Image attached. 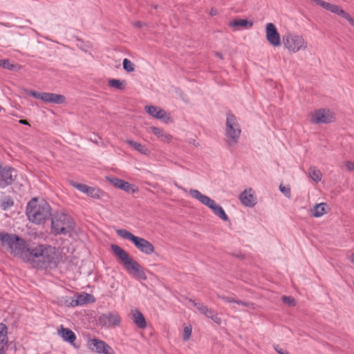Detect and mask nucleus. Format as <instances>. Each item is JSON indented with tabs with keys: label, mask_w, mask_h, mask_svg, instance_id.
Listing matches in <instances>:
<instances>
[{
	"label": "nucleus",
	"mask_w": 354,
	"mask_h": 354,
	"mask_svg": "<svg viewBox=\"0 0 354 354\" xmlns=\"http://www.w3.org/2000/svg\"><path fill=\"white\" fill-rule=\"evenodd\" d=\"M24 261L30 263L39 269L55 268L62 261V257L55 247L41 244L33 248L30 253L24 255Z\"/></svg>",
	"instance_id": "f257e3e1"
},
{
	"label": "nucleus",
	"mask_w": 354,
	"mask_h": 354,
	"mask_svg": "<svg viewBox=\"0 0 354 354\" xmlns=\"http://www.w3.org/2000/svg\"><path fill=\"white\" fill-rule=\"evenodd\" d=\"M26 214L31 223L40 225L51 217L52 209L46 201L33 198L27 204Z\"/></svg>",
	"instance_id": "f03ea898"
},
{
	"label": "nucleus",
	"mask_w": 354,
	"mask_h": 354,
	"mask_svg": "<svg viewBox=\"0 0 354 354\" xmlns=\"http://www.w3.org/2000/svg\"><path fill=\"white\" fill-rule=\"evenodd\" d=\"M51 231L55 235H67L71 238L77 235L73 218L62 212L52 214Z\"/></svg>",
	"instance_id": "7ed1b4c3"
},
{
	"label": "nucleus",
	"mask_w": 354,
	"mask_h": 354,
	"mask_svg": "<svg viewBox=\"0 0 354 354\" xmlns=\"http://www.w3.org/2000/svg\"><path fill=\"white\" fill-rule=\"evenodd\" d=\"M111 249L122 261L127 272L133 274L136 278L147 280V277L143 268L124 249L117 245H112Z\"/></svg>",
	"instance_id": "20e7f679"
},
{
	"label": "nucleus",
	"mask_w": 354,
	"mask_h": 354,
	"mask_svg": "<svg viewBox=\"0 0 354 354\" xmlns=\"http://www.w3.org/2000/svg\"><path fill=\"white\" fill-rule=\"evenodd\" d=\"M285 49L290 53H297L301 51H306L308 48L307 40L303 35L292 32H286L282 38Z\"/></svg>",
	"instance_id": "39448f33"
},
{
	"label": "nucleus",
	"mask_w": 354,
	"mask_h": 354,
	"mask_svg": "<svg viewBox=\"0 0 354 354\" xmlns=\"http://www.w3.org/2000/svg\"><path fill=\"white\" fill-rule=\"evenodd\" d=\"M1 244L7 245L10 252L15 256H19L24 261V254L30 253L32 249L28 247L26 242L19 237L8 234H1Z\"/></svg>",
	"instance_id": "423d86ee"
},
{
	"label": "nucleus",
	"mask_w": 354,
	"mask_h": 354,
	"mask_svg": "<svg viewBox=\"0 0 354 354\" xmlns=\"http://www.w3.org/2000/svg\"><path fill=\"white\" fill-rule=\"evenodd\" d=\"M116 233L120 237L131 241L135 247L143 254L150 255L155 251V248L151 243L144 238L133 235L127 230L119 229L116 230Z\"/></svg>",
	"instance_id": "0eeeda50"
},
{
	"label": "nucleus",
	"mask_w": 354,
	"mask_h": 354,
	"mask_svg": "<svg viewBox=\"0 0 354 354\" xmlns=\"http://www.w3.org/2000/svg\"><path fill=\"white\" fill-rule=\"evenodd\" d=\"M189 194L194 198L198 200L203 205L209 207L215 215L224 221L229 220L227 215L223 208L216 203V202L209 196L203 194L200 191L194 189H190L188 191Z\"/></svg>",
	"instance_id": "6e6552de"
},
{
	"label": "nucleus",
	"mask_w": 354,
	"mask_h": 354,
	"mask_svg": "<svg viewBox=\"0 0 354 354\" xmlns=\"http://www.w3.org/2000/svg\"><path fill=\"white\" fill-rule=\"evenodd\" d=\"M225 132L227 144L230 146L236 145L239 141L241 129L236 116L231 113L227 114Z\"/></svg>",
	"instance_id": "1a4fd4ad"
},
{
	"label": "nucleus",
	"mask_w": 354,
	"mask_h": 354,
	"mask_svg": "<svg viewBox=\"0 0 354 354\" xmlns=\"http://www.w3.org/2000/svg\"><path fill=\"white\" fill-rule=\"evenodd\" d=\"M309 121L313 124H328L335 120L334 113L329 109H317L309 113Z\"/></svg>",
	"instance_id": "9d476101"
},
{
	"label": "nucleus",
	"mask_w": 354,
	"mask_h": 354,
	"mask_svg": "<svg viewBox=\"0 0 354 354\" xmlns=\"http://www.w3.org/2000/svg\"><path fill=\"white\" fill-rule=\"evenodd\" d=\"M24 93L34 98L41 100L46 103L61 104L65 102L66 98L63 95L53 93L37 92L28 89H24Z\"/></svg>",
	"instance_id": "9b49d317"
},
{
	"label": "nucleus",
	"mask_w": 354,
	"mask_h": 354,
	"mask_svg": "<svg viewBox=\"0 0 354 354\" xmlns=\"http://www.w3.org/2000/svg\"><path fill=\"white\" fill-rule=\"evenodd\" d=\"M87 346L91 351L99 354H115V351L111 346L99 339H89L87 342Z\"/></svg>",
	"instance_id": "f8f14e48"
},
{
	"label": "nucleus",
	"mask_w": 354,
	"mask_h": 354,
	"mask_svg": "<svg viewBox=\"0 0 354 354\" xmlns=\"http://www.w3.org/2000/svg\"><path fill=\"white\" fill-rule=\"evenodd\" d=\"M266 38L268 42L273 47H279L281 44L280 35L273 23H268L265 28Z\"/></svg>",
	"instance_id": "ddd939ff"
},
{
	"label": "nucleus",
	"mask_w": 354,
	"mask_h": 354,
	"mask_svg": "<svg viewBox=\"0 0 354 354\" xmlns=\"http://www.w3.org/2000/svg\"><path fill=\"white\" fill-rule=\"evenodd\" d=\"M71 185L78 189L80 192L87 194L95 199H100L103 195V192L99 188L89 187L85 184L77 183L73 181L71 182Z\"/></svg>",
	"instance_id": "4468645a"
},
{
	"label": "nucleus",
	"mask_w": 354,
	"mask_h": 354,
	"mask_svg": "<svg viewBox=\"0 0 354 354\" xmlns=\"http://www.w3.org/2000/svg\"><path fill=\"white\" fill-rule=\"evenodd\" d=\"M190 302L200 311L201 313L211 319L216 324L218 325L221 324V318L214 310L208 308L206 305H204L202 303H197L192 300H190Z\"/></svg>",
	"instance_id": "2eb2a0df"
},
{
	"label": "nucleus",
	"mask_w": 354,
	"mask_h": 354,
	"mask_svg": "<svg viewBox=\"0 0 354 354\" xmlns=\"http://www.w3.org/2000/svg\"><path fill=\"white\" fill-rule=\"evenodd\" d=\"M145 109L147 113L153 118L162 120L165 122H169L171 120L169 115L160 107L153 105H146Z\"/></svg>",
	"instance_id": "dca6fc26"
},
{
	"label": "nucleus",
	"mask_w": 354,
	"mask_h": 354,
	"mask_svg": "<svg viewBox=\"0 0 354 354\" xmlns=\"http://www.w3.org/2000/svg\"><path fill=\"white\" fill-rule=\"evenodd\" d=\"M101 324L107 327H115L120 324L121 319L118 314L108 313L103 314L99 318Z\"/></svg>",
	"instance_id": "f3484780"
},
{
	"label": "nucleus",
	"mask_w": 354,
	"mask_h": 354,
	"mask_svg": "<svg viewBox=\"0 0 354 354\" xmlns=\"http://www.w3.org/2000/svg\"><path fill=\"white\" fill-rule=\"evenodd\" d=\"M17 176V171L10 167L1 169V187L11 185Z\"/></svg>",
	"instance_id": "a211bd4d"
},
{
	"label": "nucleus",
	"mask_w": 354,
	"mask_h": 354,
	"mask_svg": "<svg viewBox=\"0 0 354 354\" xmlns=\"http://www.w3.org/2000/svg\"><path fill=\"white\" fill-rule=\"evenodd\" d=\"M239 200L245 207H254L257 204L254 192L252 188L245 189L239 196Z\"/></svg>",
	"instance_id": "6ab92c4d"
},
{
	"label": "nucleus",
	"mask_w": 354,
	"mask_h": 354,
	"mask_svg": "<svg viewBox=\"0 0 354 354\" xmlns=\"http://www.w3.org/2000/svg\"><path fill=\"white\" fill-rule=\"evenodd\" d=\"M109 180L115 187L127 192H131L132 193H136L138 190L134 188L133 185L120 178H109Z\"/></svg>",
	"instance_id": "aec40b11"
},
{
	"label": "nucleus",
	"mask_w": 354,
	"mask_h": 354,
	"mask_svg": "<svg viewBox=\"0 0 354 354\" xmlns=\"http://www.w3.org/2000/svg\"><path fill=\"white\" fill-rule=\"evenodd\" d=\"M133 323L141 329L147 327V322L144 315L137 308L132 309L130 313Z\"/></svg>",
	"instance_id": "412c9836"
},
{
	"label": "nucleus",
	"mask_w": 354,
	"mask_h": 354,
	"mask_svg": "<svg viewBox=\"0 0 354 354\" xmlns=\"http://www.w3.org/2000/svg\"><path fill=\"white\" fill-rule=\"evenodd\" d=\"M58 334L64 339V341L68 342L71 344H74L76 336L71 330L61 326L60 329L58 330Z\"/></svg>",
	"instance_id": "4be33fe9"
},
{
	"label": "nucleus",
	"mask_w": 354,
	"mask_h": 354,
	"mask_svg": "<svg viewBox=\"0 0 354 354\" xmlns=\"http://www.w3.org/2000/svg\"><path fill=\"white\" fill-rule=\"evenodd\" d=\"M150 129L160 141L167 143H169L171 141L172 136L164 132L162 129L156 127H151Z\"/></svg>",
	"instance_id": "5701e85b"
},
{
	"label": "nucleus",
	"mask_w": 354,
	"mask_h": 354,
	"mask_svg": "<svg viewBox=\"0 0 354 354\" xmlns=\"http://www.w3.org/2000/svg\"><path fill=\"white\" fill-rule=\"evenodd\" d=\"M75 300V306H81L88 303H92L95 301L93 295L88 293H82L77 296Z\"/></svg>",
	"instance_id": "b1692460"
},
{
	"label": "nucleus",
	"mask_w": 354,
	"mask_h": 354,
	"mask_svg": "<svg viewBox=\"0 0 354 354\" xmlns=\"http://www.w3.org/2000/svg\"><path fill=\"white\" fill-rule=\"evenodd\" d=\"M311 1L315 3L317 5L321 6L322 8L329 10L332 13L337 14L339 11L340 7L335 4H332L330 3L324 1L323 0H310Z\"/></svg>",
	"instance_id": "393cba45"
},
{
	"label": "nucleus",
	"mask_w": 354,
	"mask_h": 354,
	"mask_svg": "<svg viewBox=\"0 0 354 354\" xmlns=\"http://www.w3.org/2000/svg\"><path fill=\"white\" fill-rule=\"evenodd\" d=\"M252 26L253 23L247 19H235L229 23V26L233 28L234 30H237L239 28H251Z\"/></svg>",
	"instance_id": "a878e982"
},
{
	"label": "nucleus",
	"mask_w": 354,
	"mask_h": 354,
	"mask_svg": "<svg viewBox=\"0 0 354 354\" xmlns=\"http://www.w3.org/2000/svg\"><path fill=\"white\" fill-rule=\"evenodd\" d=\"M126 142L131 146L132 148H133L137 151L140 152L142 154L148 156L149 154V151L147 148L146 146L142 145L140 142L131 140H126Z\"/></svg>",
	"instance_id": "bb28decb"
},
{
	"label": "nucleus",
	"mask_w": 354,
	"mask_h": 354,
	"mask_svg": "<svg viewBox=\"0 0 354 354\" xmlns=\"http://www.w3.org/2000/svg\"><path fill=\"white\" fill-rule=\"evenodd\" d=\"M57 303L61 306L75 307L74 299L67 295L58 297L57 298Z\"/></svg>",
	"instance_id": "cd10ccee"
},
{
	"label": "nucleus",
	"mask_w": 354,
	"mask_h": 354,
	"mask_svg": "<svg viewBox=\"0 0 354 354\" xmlns=\"http://www.w3.org/2000/svg\"><path fill=\"white\" fill-rule=\"evenodd\" d=\"M327 206L326 203H320L319 204L315 205L312 209V215L314 217L318 218L321 217L325 214L326 212L325 210V207Z\"/></svg>",
	"instance_id": "c85d7f7f"
},
{
	"label": "nucleus",
	"mask_w": 354,
	"mask_h": 354,
	"mask_svg": "<svg viewBox=\"0 0 354 354\" xmlns=\"http://www.w3.org/2000/svg\"><path fill=\"white\" fill-rule=\"evenodd\" d=\"M1 66L8 69L9 71L15 72L20 71L21 68V65L15 62L14 61H10L9 59L1 60Z\"/></svg>",
	"instance_id": "c756f323"
},
{
	"label": "nucleus",
	"mask_w": 354,
	"mask_h": 354,
	"mask_svg": "<svg viewBox=\"0 0 354 354\" xmlns=\"http://www.w3.org/2000/svg\"><path fill=\"white\" fill-rule=\"evenodd\" d=\"M108 85L120 91H124L126 88L127 82L125 80L111 79L108 81Z\"/></svg>",
	"instance_id": "7c9ffc66"
},
{
	"label": "nucleus",
	"mask_w": 354,
	"mask_h": 354,
	"mask_svg": "<svg viewBox=\"0 0 354 354\" xmlns=\"http://www.w3.org/2000/svg\"><path fill=\"white\" fill-rule=\"evenodd\" d=\"M309 176L315 182L319 183L322 180V174L321 171L315 167L309 168Z\"/></svg>",
	"instance_id": "2f4dec72"
},
{
	"label": "nucleus",
	"mask_w": 354,
	"mask_h": 354,
	"mask_svg": "<svg viewBox=\"0 0 354 354\" xmlns=\"http://www.w3.org/2000/svg\"><path fill=\"white\" fill-rule=\"evenodd\" d=\"M336 15L345 19L354 28V18L348 12L340 8Z\"/></svg>",
	"instance_id": "473e14b6"
},
{
	"label": "nucleus",
	"mask_w": 354,
	"mask_h": 354,
	"mask_svg": "<svg viewBox=\"0 0 354 354\" xmlns=\"http://www.w3.org/2000/svg\"><path fill=\"white\" fill-rule=\"evenodd\" d=\"M14 205V200L10 196H7L3 198L1 202V208L3 210H8Z\"/></svg>",
	"instance_id": "72a5a7b5"
},
{
	"label": "nucleus",
	"mask_w": 354,
	"mask_h": 354,
	"mask_svg": "<svg viewBox=\"0 0 354 354\" xmlns=\"http://www.w3.org/2000/svg\"><path fill=\"white\" fill-rule=\"evenodd\" d=\"M122 66L124 70L127 73H131L135 70V65L127 58L124 59Z\"/></svg>",
	"instance_id": "f704fd0d"
},
{
	"label": "nucleus",
	"mask_w": 354,
	"mask_h": 354,
	"mask_svg": "<svg viewBox=\"0 0 354 354\" xmlns=\"http://www.w3.org/2000/svg\"><path fill=\"white\" fill-rule=\"evenodd\" d=\"M192 333V328L191 326H185L183 328V337L185 341H188L190 339Z\"/></svg>",
	"instance_id": "c9c22d12"
},
{
	"label": "nucleus",
	"mask_w": 354,
	"mask_h": 354,
	"mask_svg": "<svg viewBox=\"0 0 354 354\" xmlns=\"http://www.w3.org/2000/svg\"><path fill=\"white\" fill-rule=\"evenodd\" d=\"M1 336H3V337L1 338V344H6L8 342V337H6V335L7 334V327L6 326V325L3 324L2 323H1Z\"/></svg>",
	"instance_id": "e433bc0d"
},
{
	"label": "nucleus",
	"mask_w": 354,
	"mask_h": 354,
	"mask_svg": "<svg viewBox=\"0 0 354 354\" xmlns=\"http://www.w3.org/2000/svg\"><path fill=\"white\" fill-rule=\"evenodd\" d=\"M282 301L285 303V304H287L288 306H295V299L291 297H287V296H283L282 297Z\"/></svg>",
	"instance_id": "4c0bfd02"
},
{
	"label": "nucleus",
	"mask_w": 354,
	"mask_h": 354,
	"mask_svg": "<svg viewBox=\"0 0 354 354\" xmlns=\"http://www.w3.org/2000/svg\"><path fill=\"white\" fill-rule=\"evenodd\" d=\"M279 189L286 196H287L288 198L290 197L291 192H290V187L281 185L279 186Z\"/></svg>",
	"instance_id": "58836bf2"
},
{
	"label": "nucleus",
	"mask_w": 354,
	"mask_h": 354,
	"mask_svg": "<svg viewBox=\"0 0 354 354\" xmlns=\"http://www.w3.org/2000/svg\"><path fill=\"white\" fill-rule=\"evenodd\" d=\"M344 165H345L346 168L347 169V170H348L350 171H354V162H351V161H346L344 162Z\"/></svg>",
	"instance_id": "ea45409f"
},
{
	"label": "nucleus",
	"mask_w": 354,
	"mask_h": 354,
	"mask_svg": "<svg viewBox=\"0 0 354 354\" xmlns=\"http://www.w3.org/2000/svg\"><path fill=\"white\" fill-rule=\"evenodd\" d=\"M235 303L237 304H239V305L247 306V307L253 306V304L249 303V302H245V301H243L241 300H235Z\"/></svg>",
	"instance_id": "a19ab883"
},
{
	"label": "nucleus",
	"mask_w": 354,
	"mask_h": 354,
	"mask_svg": "<svg viewBox=\"0 0 354 354\" xmlns=\"http://www.w3.org/2000/svg\"><path fill=\"white\" fill-rule=\"evenodd\" d=\"M143 25H144V24H143V23H142V22H141V21H135V22H133V27H135V28H142Z\"/></svg>",
	"instance_id": "79ce46f5"
},
{
	"label": "nucleus",
	"mask_w": 354,
	"mask_h": 354,
	"mask_svg": "<svg viewBox=\"0 0 354 354\" xmlns=\"http://www.w3.org/2000/svg\"><path fill=\"white\" fill-rule=\"evenodd\" d=\"M223 301L228 303H235V300L231 297H221Z\"/></svg>",
	"instance_id": "37998d69"
},
{
	"label": "nucleus",
	"mask_w": 354,
	"mask_h": 354,
	"mask_svg": "<svg viewBox=\"0 0 354 354\" xmlns=\"http://www.w3.org/2000/svg\"><path fill=\"white\" fill-rule=\"evenodd\" d=\"M218 14V11L216 8H212L209 10V15L210 16H216Z\"/></svg>",
	"instance_id": "c03bdc74"
},
{
	"label": "nucleus",
	"mask_w": 354,
	"mask_h": 354,
	"mask_svg": "<svg viewBox=\"0 0 354 354\" xmlns=\"http://www.w3.org/2000/svg\"><path fill=\"white\" fill-rule=\"evenodd\" d=\"M275 351L279 353V354H290L289 353H288L287 351H284L283 349L281 348H275Z\"/></svg>",
	"instance_id": "a18cd8bd"
},
{
	"label": "nucleus",
	"mask_w": 354,
	"mask_h": 354,
	"mask_svg": "<svg viewBox=\"0 0 354 354\" xmlns=\"http://www.w3.org/2000/svg\"><path fill=\"white\" fill-rule=\"evenodd\" d=\"M347 259L351 263H354V252L348 256Z\"/></svg>",
	"instance_id": "49530a36"
},
{
	"label": "nucleus",
	"mask_w": 354,
	"mask_h": 354,
	"mask_svg": "<svg viewBox=\"0 0 354 354\" xmlns=\"http://www.w3.org/2000/svg\"><path fill=\"white\" fill-rule=\"evenodd\" d=\"M19 122L20 124H22L29 125V126H30L29 122H28L27 120H20L19 121Z\"/></svg>",
	"instance_id": "de8ad7c7"
},
{
	"label": "nucleus",
	"mask_w": 354,
	"mask_h": 354,
	"mask_svg": "<svg viewBox=\"0 0 354 354\" xmlns=\"http://www.w3.org/2000/svg\"><path fill=\"white\" fill-rule=\"evenodd\" d=\"M215 55H216V57H218V58H220L221 59H223V55H222L221 53L216 52V53H215Z\"/></svg>",
	"instance_id": "09e8293b"
},
{
	"label": "nucleus",
	"mask_w": 354,
	"mask_h": 354,
	"mask_svg": "<svg viewBox=\"0 0 354 354\" xmlns=\"http://www.w3.org/2000/svg\"><path fill=\"white\" fill-rule=\"evenodd\" d=\"M175 186L177 187L178 189H180L185 192L187 191L185 188H183L182 187L179 186L177 183H175Z\"/></svg>",
	"instance_id": "8fccbe9b"
}]
</instances>
